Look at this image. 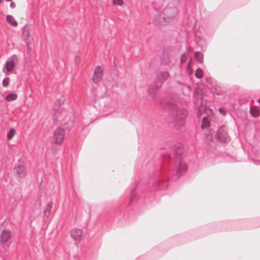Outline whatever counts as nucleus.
Returning <instances> with one entry per match:
<instances>
[{"mask_svg": "<svg viewBox=\"0 0 260 260\" xmlns=\"http://www.w3.org/2000/svg\"><path fill=\"white\" fill-rule=\"evenodd\" d=\"M245 148L248 147V153H253L256 156L259 155L260 131L256 130L254 125H250L245 122Z\"/></svg>", "mask_w": 260, "mask_h": 260, "instance_id": "1", "label": "nucleus"}, {"mask_svg": "<svg viewBox=\"0 0 260 260\" xmlns=\"http://www.w3.org/2000/svg\"><path fill=\"white\" fill-rule=\"evenodd\" d=\"M168 107L172 111V122L177 128H180L184 124V120L188 112L187 110L178 106L174 102L168 104Z\"/></svg>", "mask_w": 260, "mask_h": 260, "instance_id": "2", "label": "nucleus"}, {"mask_svg": "<svg viewBox=\"0 0 260 260\" xmlns=\"http://www.w3.org/2000/svg\"><path fill=\"white\" fill-rule=\"evenodd\" d=\"M178 13L177 8L173 5L166 7L159 16L155 18L153 23L158 26L165 25L172 21Z\"/></svg>", "mask_w": 260, "mask_h": 260, "instance_id": "3", "label": "nucleus"}, {"mask_svg": "<svg viewBox=\"0 0 260 260\" xmlns=\"http://www.w3.org/2000/svg\"><path fill=\"white\" fill-rule=\"evenodd\" d=\"M169 76V74L167 71H160L157 74L154 84L148 89L149 93L152 96L155 95L156 91L161 87Z\"/></svg>", "mask_w": 260, "mask_h": 260, "instance_id": "4", "label": "nucleus"}, {"mask_svg": "<svg viewBox=\"0 0 260 260\" xmlns=\"http://www.w3.org/2000/svg\"><path fill=\"white\" fill-rule=\"evenodd\" d=\"M174 152L176 156L175 168L178 174L185 171L186 165L180 159L181 155L183 153V148L181 144H178L174 147Z\"/></svg>", "mask_w": 260, "mask_h": 260, "instance_id": "5", "label": "nucleus"}, {"mask_svg": "<svg viewBox=\"0 0 260 260\" xmlns=\"http://www.w3.org/2000/svg\"><path fill=\"white\" fill-rule=\"evenodd\" d=\"M17 60L18 57L16 55H13L8 58L3 69V71L6 75H8L9 73L13 71Z\"/></svg>", "mask_w": 260, "mask_h": 260, "instance_id": "6", "label": "nucleus"}, {"mask_svg": "<svg viewBox=\"0 0 260 260\" xmlns=\"http://www.w3.org/2000/svg\"><path fill=\"white\" fill-rule=\"evenodd\" d=\"M217 139L220 142H228L230 141V137L226 133L224 127H220L218 129L216 134Z\"/></svg>", "mask_w": 260, "mask_h": 260, "instance_id": "7", "label": "nucleus"}, {"mask_svg": "<svg viewBox=\"0 0 260 260\" xmlns=\"http://www.w3.org/2000/svg\"><path fill=\"white\" fill-rule=\"evenodd\" d=\"M64 137V131L62 128H58L54 131L53 139L56 144H60Z\"/></svg>", "mask_w": 260, "mask_h": 260, "instance_id": "8", "label": "nucleus"}, {"mask_svg": "<svg viewBox=\"0 0 260 260\" xmlns=\"http://www.w3.org/2000/svg\"><path fill=\"white\" fill-rule=\"evenodd\" d=\"M103 70L99 66H97L92 76V81L94 83H98L102 79Z\"/></svg>", "mask_w": 260, "mask_h": 260, "instance_id": "9", "label": "nucleus"}, {"mask_svg": "<svg viewBox=\"0 0 260 260\" xmlns=\"http://www.w3.org/2000/svg\"><path fill=\"white\" fill-rule=\"evenodd\" d=\"M82 231L80 229H74L71 231V235L75 241H80L81 239Z\"/></svg>", "mask_w": 260, "mask_h": 260, "instance_id": "10", "label": "nucleus"}, {"mask_svg": "<svg viewBox=\"0 0 260 260\" xmlns=\"http://www.w3.org/2000/svg\"><path fill=\"white\" fill-rule=\"evenodd\" d=\"M11 238L10 232L8 230H4L0 236V243L4 244Z\"/></svg>", "mask_w": 260, "mask_h": 260, "instance_id": "11", "label": "nucleus"}, {"mask_svg": "<svg viewBox=\"0 0 260 260\" xmlns=\"http://www.w3.org/2000/svg\"><path fill=\"white\" fill-rule=\"evenodd\" d=\"M15 172L20 178H24L26 175V169L21 166L15 168Z\"/></svg>", "mask_w": 260, "mask_h": 260, "instance_id": "12", "label": "nucleus"}, {"mask_svg": "<svg viewBox=\"0 0 260 260\" xmlns=\"http://www.w3.org/2000/svg\"><path fill=\"white\" fill-rule=\"evenodd\" d=\"M64 103V98L62 97L59 99H57L54 104V110L55 112V114L56 115L58 111L59 110V107L62 105Z\"/></svg>", "mask_w": 260, "mask_h": 260, "instance_id": "13", "label": "nucleus"}, {"mask_svg": "<svg viewBox=\"0 0 260 260\" xmlns=\"http://www.w3.org/2000/svg\"><path fill=\"white\" fill-rule=\"evenodd\" d=\"M249 113L252 117H256L259 114V109L256 106L250 107Z\"/></svg>", "mask_w": 260, "mask_h": 260, "instance_id": "14", "label": "nucleus"}, {"mask_svg": "<svg viewBox=\"0 0 260 260\" xmlns=\"http://www.w3.org/2000/svg\"><path fill=\"white\" fill-rule=\"evenodd\" d=\"M7 22L13 26H16L18 25L17 22L15 19L14 17L10 15H7L6 17Z\"/></svg>", "mask_w": 260, "mask_h": 260, "instance_id": "15", "label": "nucleus"}, {"mask_svg": "<svg viewBox=\"0 0 260 260\" xmlns=\"http://www.w3.org/2000/svg\"><path fill=\"white\" fill-rule=\"evenodd\" d=\"M52 203L51 202H49L47 205V206L45 208V209L44 210V215L46 217L49 216V215L50 214L51 210L52 209Z\"/></svg>", "mask_w": 260, "mask_h": 260, "instance_id": "16", "label": "nucleus"}, {"mask_svg": "<svg viewBox=\"0 0 260 260\" xmlns=\"http://www.w3.org/2000/svg\"><path fill=\"white\" fill-rule=\"evenodd\" d=\"M194 58L200 62H202L203 60V55L199 52H196L194 53Z\"/></svg>", "mask_w": 260, "mask_h": 260, "instance_id": "17", "label": "nucleus"}, {"mask_svg": "<svg viewBox=\"0 0 260 260\" xmlns=\"http://www.w3.org/2000/svg\"><path fill=\"white\" fill-rule=\"evenodd\" d=\"M195 76L198 79H201L203 76V70L200 68L197 69L195 72Z\"/></svg>", "mask_w": 260, "mask_h": 260, "instance_id": "18", "label": "nucleus"}, {"mask_svg": "<svg viewBox=\"0 0 260 260\" xmlns=\"http://www.w3.org/2000/svg\"><path fill=\"white\" fill-rule=\"evenodd\" d=\"M17 95L15 93H10L7 95L6 97V100L7 101H12L17 99Z\"/></svg>", "mask_w": 260, "mask_h": 260, "instance_id": "19", "label": "nucleus"}, {"mask_svg": "<svg viewBox=\"0 0 260 260\" xmlns=\"http://www.w3.org/2000/svg\"><path fill=\"white\" fill-rule=\"evenodd\" d=\"M15 131L13 128H11L7 135V138L8 140H11L15 135Z\"/></svg>", "mask_w": 260, "mask_h": 260, "instance_id": "20", "label": "nucleus"}, {"mask_svg": "<svg viewBox=\"0 0 260 260\" xmlns=\"http://www.w3.org/2000/svg\"><path fill=\"white\" fill-rule=\"evenodd\" d=\"M209 122L208 120V119L206 117H204L203 118L202 124L201 125L202 128H206L209 126Z\"/></svg>", "mask_w": 260, "mask_h": 260, "instance_id": "21", "label": "nucleus"}, {"mask_svg": "<svg viewBox=\"0 0 260 260\" xmlns=\"http://www.w3.org/2000/svg\"><path fill=\"white\" fill-rule=\"evenodd\" d=\"M10 82V79L8 77L5 78L2 82L3 87H7L8 86Z\"/></svg>", "mask_w": 260, "mask_h": 260, "instance_id": "22", "label": "nucleus"}, {"mask_svg": "<svg viewBox=\"0 0 260 260\" xmlns=\"http://www.w3.org/2000/svg\"><path fill=\"white\" fill-rule=\"evenodd\" d=\"M113 4L119 6H121L123 4V0H112Z\"/></svg>", "mask_w": 260, "mask_h": 260, "instance_id": "23", "label": "nucleus"}, {"mask_svg": "<svg viewBox=\"0 0 260 260\" xmlns=\"http://www.w3.org/2000/svg\"><path fill=\"white\" fill-rule=\"evenodd\" d=\"M219 112L221 114H222L224 116L226 115V112L224 108H220L219 109Z\"/></svg>", "mask_w": 260, "mask_h": 260, "instance_id": "24", "label": "nucleus"}, {"mask_svg": "<svg viewBox=\"0 0 260 260\" xmlns=\"http://www.w3.org/2000/svg\"><path fill=\"white\" fill-rule=\"evenodd\" d=\"M186 61V54L185 53H183L181 57V62H184Z\"/></svg>", "mask_w": 260, "mask_h": 260, "instance_id": "25", "label": "nucleus"}, {"mask_svg": "<svg viewBox=\"0 0 260 260\" xmlns=\"http://www.w3.org/2000/svg\"><path fill=\"white\" fill-rule=\"evenodd\" d=\"M23 35L24 37L28 38L29 37V32L28 30H26L25 28H24L23 31Z\"/></svg>", "mask_w": 260, "mask_h": 260, "instance_id": "26", "label": "nucleus"}, {"mask_svg": "<svg viewBox=\"0 0 260 260\" xmlns=\"http://www.w3.org/2000/svg\"><path fill=\"white\" fill-rule=\"evenodd\" d=\"M10 6L12 9H13L15 7V4L14 2H11L10 4Z\"/></svg>", "mask_w": 260, "mask_h": 260, "instance_id": "27", "label": "nucleus"}, {"mask_svg": "<svg viewBox=\"0 0 260 260\" xmlns=\"http://www.w3.org/2000/svg\"><path fill=\"white\" fill-rule=\"evenodd\" d=\"M208 140L209 141H211V139H212V136L210 135V136H208V138H207Z\"/></svg>", "mask_w": 260, "mask_h": 260, "instance_id": "28", "label": "nucleus"}, {"mask_svg": "<svg viewBox=\"0 0 260 260\" xmlns=\"http://www.w3.org/2000/svg\"><path fill=\"white\" fill-rule=\"evenodd\" d=\"M258 161L256 160V161H255V163L256 165H258L259 164L258 163Z\"/></svg>", "mask_w": 260, "mask_h": 260, "instance_id": "29", "label": "nucleus"}, {"mask_svg": "<svg viewBox=\"0 0 260 260\" xmlns=\"http://www.w3.org/2000/svg\"><path fill=\"white\" fill-rule=\"evenodd\" d=\"M7 2H11L12 0H5Z\"/></svg>", "mask_w": 260, "mask_h": 260, "instance_id": "30", "label": "nucleus"}, {"mask_svg": "<svg viewBox=\"0 0 260 260\" xmlns=\"http://www.w3.org/2000/svg\"><path fill=\"white\" fill-rule=\"evenodd\" d=\"M3 2V0H0V3H2Z\"/></svg>", "mask_w": 260, "mask_h": 260, "instance_id": "31", "label": "nucleus"}]
</instances>
